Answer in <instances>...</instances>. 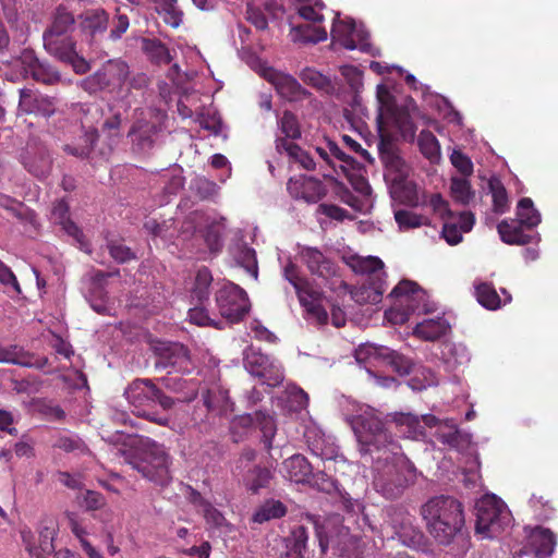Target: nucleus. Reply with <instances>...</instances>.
I'll return each mask as SVG.
<instances>
[{
    "label": "nucleus",
    "mask_w": 558,
    "mask_h": 558,
    "mask_svg": "<svg viewBox=\"0 0 558 558\" xmlns=\"http://www.w3.org/2000/svg\"><path fill=\"white\" fill-rule=\"evenodd\" d=\"M421 515L429 535L440 545H449L464 526L463 505L454 497H430L421 507Z\"/></svg>",
    "instance_id": "1"
},
{
    "label": "nucleus",
    "mask_w": 558,
    "mask_h": 558,
    "mask_svg": "<svg viewBox=\"0 0 558 558\" xmlns=\"http://www.w3.org/2000/svg\"><path fill=\"white\" fill-rule=\"evenodd\" d=\"M75 19L63 5H59L52 16L51 25L44 32L43 39L45 49L58 60L71 63L76 72L84 73L87 64L82 60V68L75 65L78 59L75 50V43L69 36L73 31Z\"/></svg>",
    "instance_id": "2"
},
{
    "label": "nucleus",
    "mask_w": 558,
    "mask_h": 558,
    "mask_svg": "<svg viewBox=\"0 0 558 558\" xmlns=\"http://www.w3.org/2000/svg\"><path fill=\"white\" fill-rule=\"evenodd\" d=\"M315 532L323 558L330 548L343 558H363L361 539L352 535L340 515L327 518L322 524L315 523Z\"/></svg>",
    "instance_id": "3"
},
{
    "label": "nucleus",
    "mask_w": 558,
    "mask_h": 558,
    "mask_svg": "<svg viewBox=\"0 0 558 558\" xmlns=\"http://www.w3.org/2000/svg\"><path fill=\"white\" fill-rule=\"evenodd\" d=\"M124 397L133 407L137 416L145 417L158 425L166 426L167 417H158L151 413V409L158 403L163 410H170L174 405L173 398L167 396L148 378L134 379L124 390Z\"/></svg>",
    "instance_id": "4"
},
{
    "label": "nucleus",
    "mask_w": 558,
    "mask_h": 558,
    "mask_svg": "<svg viewBox=\"0 0 558 558\" xmlns=\"http://www.w3.org/2000/svg\"><path fill=\"white\" fill-rule=\"evenodd\" d=\"M138 454V459L132 462L133 468L150 482L160 486L168 485L171 481L172 458L166 447L145 437L140 440Z\"/></svg>",
    "instance_id": "5"
},
{
    "label": "nucleus",
    "mask_w": 558,
    "mask_h": 558,
    "mask_svg": "<svg viewBox=\"0 0 558 558\" xmlns=\"http://www.w3.org/2000/svg\"><path fill=\"white\" fill-rule=\"evenodd\" d=\"M351 425L362 447L361 450L364 452H372L373 448L380 450L389 446L391 447L390 451L400 449L385 428L384 422L373 410H365L353 416Z\"/></svg>",
    "instance_id": "6"
},
{
    "label": "nucleus",
    "mask_w": 558,
    "mask_h": 558,
    "mask_svg": "<svg viewBox=\"0 0 558 558\" xmlns=\"http://www.w3.org/2000/svg\"><path fill=\"white\" fill-rule=\"evenodd\" d=\"M355 360L360 364L389 366L400 376H407L414 369L411 357L385 345L364 343L355 350Z\"/></svg>",
    "instance_id": "7"
},
{
    "label": "nucleus",
    "mask_w": 558,
    "mask_h": 558,
    "mask_svg": "<svg viewBox=\"0 0 558 558\" xmlns=\"http://www.w3.org/2000/svg\"><path fill=\"white\" fill-rule=\"evenodd\" d=\"M395 456L391 463H387L374 480V485L387 499H395L402 495L409 484L411 465L402 454L391 451Z\"/></svg>",
    "instance_id": "8"
},
{
    "label": "nucleus",
    "mask_w": 558,
    "mask_h": 558,
    "mask_svg": "<svg viewBox=\"0 0 558 558\" xmlns=\"http://www.w3.org/2000/svg\"><path fill=\"white\" fill-rule=\"evenodd\" d=\"M216 304L220 315L230 324L242 322L251 310L246 291L233 282H225L216 292Z\"/></svg>",
    "instance_id": "9"
},
{
    "label": "nucleus",
    "mask_w": 558,
    "mask_h": 558,
    "mask_svg": "<svg viewBox=\"0 0 558 558\" xmlns=\"http://www.w3.org/2000/svg\"><path fill=\"white\" fill-rule=\"evenodd\" d=\"M167 116L159 110H150L147 116L141 113L132 124L128 137L133 148L138 153L150 151L157 141L158 134L163 129Z\"/></svg>",
    "instance_id": "10"
},
{
    "label": "nucleus",
    "mask_w": 558,
    "mask_h": 558,
    "mask_svg": "<svg viewBox=\"0 0 558 558\" xmlns=\"http://www.w3.org/2000/svg\"><path fill=\"white\" fill-rule=\"evenodd\" d=\"M476 532L495 537L508 522L504 504L495 496H485L476 502Z\"/></svg>",
    "instance_id": "11"
},
{
    "label": "nucleus",
    "mask_w": 558,
    "mask_h": 558,
    "mask_svg": "<svg viewBox=\"0 0 558 558\" xmlns=\"http://www.w3.org/2000/svg\"><path fill=\"white\" fill-rule=\"evenodd\" d=\"M80 26L89 46L99 53L107 54L105 43L108 40L107 29L109 14L104 9H90L80 15Z\"/></svg>",
    "instance_id": "12"
},
{
    "label": "nucleus",
    "mask_w": 558,
    "mask_h": 558,
    "mask_svg": "<svg viewBox=\"0 0 558 558\" xmlns=\"http://www.w3.org/2000/svg\"><path fill=\"white\" fill-rule=\"evenodd\" d=\"M154 352L156 354V369H169V373L171 371L189 372L190 353L183 344L179 342H158L154 347Z\"/></svg>",
    "instance_id": "13"
},
{
    "label": "nucleus",
    "mask_w": 558,
    "mask_h": 558,
    "mask_svg": "<svg viewBox=\"0 0 558 558\" xmlns=\"http://www.w3.org/2000/svg\"><path fill=\"white\" fill-rule=\"evenodd\" d=\"M425 296V291L416 282L401 280L389 294V298L395 300L396 306L405 308L399 322L403 323L410 313L418 311Z\"/></svg>",
    "instance_id": "14"
},
{
    "label": "nucleus",
    "mask_w": 558,
    "mask_h": 558,
    "mask_svg": "<svg viewBox=\"0 0 558 558\" xmlns=\"http://www.w3.org/2000/svg\"><path fill=\"white\" fill-rule=\"evenodd\" d=\"M378 151L381 162L386 169V179L390 182L407 179L409 167L399 155L398 148L388 138H381L378 144Z\"/></svg>",
    "instance_id": "15"
},
{
    "label": "nucleus",
    "mask_w": 558,
    "mask_h": 558,
    "mask_svg": "<svg viewBox=\"0 0 558 558\" xmlns=\"http://www.w3.org/2000/svg\"><path fill=\"white\" fill-rule=\"evenodd\" d=\"M300 258L314 276L327 280L337 275V265L316 247L304 246L300 251Z\"/></svg>",
    "instance_id": "16"
},
{
    "label": "nucleus",
    "mask_w": 558,
    "mask_h": 558,
    "mask_svg": "<svg viewBox=\"0 0 558 558\" xmlns=\"http://www.w3.org/2000/svg\"><path fill=\"white\" fill-rule=\"evenodd\" d=\"M54 530L50 527H43L39 532L37 542L31 531L22 532V539L25 548L32 558H51L54 550L53 545Z\"/></svg>",
    "instance_id": "17"
},
{
    "label": "nucleus",
    "mask_w": 558,
    "mask_h": 558,
    "mask_svg": "<svg viewBox=\"0 0 558 558\" xmlns=\"http://www.w3.org/2000/svg\"><path fill=\"white\" fill-rule=\"evenodd\" d=\"M57 100L54 98L37 94L32 89L20 90L19 107L26 113H39L44 117H51L56 111Z\"/></svg>",
    "instance_id": "18"
},
{
    "label": "nucleus",
    "mask_w": 558,
    "mask_h": 558,
    "mask_svg": "<svg viewBox=\"0 0 558 558\" xmlns=\"http://www.w3.org/2000/svg\"><path fill=\"white\" fill-rule=\"evenodd\" d=\"M268 81L275 86L278 94L289 101H298L306 98L310 93L290 74L274 71Z\"/></svg>",
    "instance_id": "19"
},
{
    "label": "nucleus",
    "mask_w": 558,
    "mask_h": 558,
    "mask_svg": "<svg viewBox=\"0 0 558 558\" xmlns=\"http://www.w3.org/2000/svg\"><path fill=\"white\" fill-rule=\"evenodd\" d=\"M497 230L501 241L509 245H525L534 240H539V235L526 233L525 225L517 219L502 220L498 223Z\"/></svg>",
    "instance_id": "20"
},
{
    "label": "nucleus",
    "mask_w": 558,
    "mask_h": 558,
    "mask_svg": "<svg viewBox=\"0 0 558 558\" xmlns=\"http://www.w3.org/2000/svg\"><path fill=\"white\" fill-rule=\"evenodd\" d=\"M243 425H253L262 433V442L269 452L272 449V440L277 433V424L274 415L266 411H255L241 418Z\"/></svg>",
    "instance_id": "21"
},
{
    "label": "nucleus",
    "mask_w": 558,
    "mask_h": 558,
    "mask_svg": "<svg viewBox=\"0 0 558 558\" xmlns=\"http://www.w3.org/2000/svg\"><path fill=\"white\" fill-rule=\"evenodd\" d=\"M386 291V277H374L351 291L352 299L359 304H377Z\"/></svg>",
    "instance_id": "22"
},
{
    "label": "nucleus",
    "mask_w": 558,
    "mask_h": 558,
    "mask_svg": "<svg viewBox=\"0 0 558 558\" xmlns=\"http://www.w3.org/2000/svg\"><path fill=\"white\" fill-rule=\"evenodd\" d=\"M343 262L355 274L366 275V279H373L374 277H386L384 271V262L376 256H360L352 254L343 257Z\"/></svg>",
    "instance_id": "23"
},
{
    "label": "nucleus",
    "mask_w": 558,
    "mask_h": 558,
    "mask_svg": "<svg viewBox=\"0 0 558 558\" xmlns=\"http://www.w3.org/2000/svg\"><path fill=\"white\" fill-rule=\"evenodd\" d=\"M280 472L291 482L308 483L313 475V466L304 456L293 454L282 462Z\"/></svg>",
    "instance_id": "24"
},
{
    "label": "nucleus",
    "mask_w": 558,
    "mask_h": 558,
    "mask_svg": "<svg viewBox=\"0 0 558 558\" xmlns=\"http://www.w3.org/2000/svg\"><path fill=\"white\" fill-rule=\"evenodd\" d=\"M307 529L304 525L294 526L282 539L283 550L279 558H304L307 549Z\"/></svg>",
    "instance_id": "25"
},
{
    "label": "nucleus",
    "mask_w": 558,
    "mask_h": 558,
    "mask_svg": "<svg viewBox=\"0 0 558 558\" xmlns=\"http://www.w3.org/2000/svg\"><path fill=\"white\" fill-rule=\"evenodd\" d=\"M355 36L360 37L356 32L355 23L353 20L337 21L333 23L331 28V37L335 44H339L341 47L348 50H354L359 48L362 51H366V45L355 43Z\"/></svg>",
    "instance_id": "26"
},
{
    "label": "nucleus",
    "mask_w": 558,
    "mask_h": 558,
    "mask_svg": "<svg viewBox=\"0 0 558 558\" xmlns=\"http://www.w3.org/2000/svg\"><path fill=\"white\" fill-rule=\"evenodd\" d=\"M529 545L537 558H548L556 546L555 534L549 529L536 526L529 535Z\"/></svg>",
    "instance_id": "27"
},
{
    "label": "nucleus",
    "mask_w": 558,
    "mask_h": 558,
    "mask_svg": "<svg viewBox=\"0 0 558 558\" xmlns=\"http://www.w3.org/2000/svg\"><path fill=\"white\" fill-rule=\"evenodd\" d=\"M22 162L24 168L38 179L47 178L52 167L51 157L44 148L27 150Z\"/></svg>",
    "instance_id": "28"
},
{
    "label": "nucleus",
    "mask_w": 558,
    "mask_h": 558,
    "mask_svg": "<svg viewBox=\"0 0 558 558\" xmlns=\"http://www.w3.org/2000/svg\"><path fill=\"white\" fill-rule=\"evenodd\" d=\"M450 325L447 319L438 317L436 319H425L414 328V335L425 341H435L444 337Z\"/></svg>",
    "instance_id": "29"
},
{
    "label": "nucleus",
    "mask_w": 558,
    "mask_h": 558,
    "mask_svg": "<svg viewBox=\"0 0 558 558\" xmlns=\"http://www.w3.org/2000/svg\"><path fill=\"white\" fill-rule=\"evenodd\" d=\"M390 193L396 201L403 205L415 207L420 203L417 186L408 178L390 182Z\"/></svg>",
    "instance_id": "30"
},
{
    "label": "nucleus",
    "mask_w": 558,
    "mask_h": 558,
    "mask_svg": "<svg viewBox=\"0 0 558 558\" xmlns=\"http://www.w3.org/2000/svg\"><path fill=\"white\" fill-rule=\"evenodd\" d=\"M271 478L272 473L270 469L258 464L248 469L243 475L245 487L253 494H257L262 488H267Z\"/></svg>",
    "instance_id": "31"
},
{
    "label": "nucleus",
    "mask_w": 558,
    "mask_h": 558,
    "mask_svg": "<svg viewBox=\"0 0 558 558\" xmlns=\"http://www.w3.org/2000/svg\"><path fill=\"white\" fill-rule=\"evenodd\" d=\"M291 36L294 43L317 44L327 39V32L320 26L301 24L291 28Z\"/></svg>",
    "instance_id": "32"
},
{
    "label": "nucleus",
    "mask_w": 558,
    "mask_h": 558,
    "mask_svg": "<svg viewBox=\"0 0 558 558\" xmlns=\"http://www.w3.org/2000/svg\"><path fill=\"white\" fill-rule=\"evenodd\" d=\"M0 363H9L24 367H40L41 365L34 362V355L24 351L17 345L8 348L0 347Z\"/></svg>",
    "instance_id": "33"
},
{
    "label": "nucleus",
    "mask_w": 558,
    "mask_h": 558,
    "mask_svg": "<svg viewBox=\"0 0 558 558\" xmlns=\"http://www.w3.org/2000/svg\"><path fill=\"white\" fill-rule=\"evenodd\" d=\"M142 50L156 64H169L172 61L169 49L157 38H143Z\"/></svg>",
    "instance_id": "34"
},
{
    "label": "nucleus",
    "mask_w": 558,
    "mask_h": 558,
    "mask_svg": "<svg viewBox=\"0 0 558 558\" xmlns=\"http://www.w3.org/2000/svg\"><path fill=\"white\" fill-rule=\"evenodd\" d=\"M517 220L525 225L529 231L541 223V214L534 207V203L530 197H523L518 202Z\"/></svg>",
    "instance_id": "35"
},
{
    "label": "nucleus",
    "mask_w": 558,
    "mask_h": 558,
    "mask_svg": "<svg viewBox=\"0 0 558 558\" xmlns=\"http://www.w3.org/2000/svg\"><path fill=\"white\" fill-rule=\"evenodd\" d=\"M98 131L95 128H89L85 131L78 145H65L64 151L80 158H88L94 151L96 142L98 141Z\"/></svg>",
    "instance_id": "36"
},
{
    "label": "nucleus",
    "mask_w": 558,
    "mask_h": 558,
    "mask_svg": "<svg viewBox=\"0 0 558 558\" xmlns=\"http://www.w3.org/2000/svg\"><path fill=\"white\" fill-rule=\"evenodd\" d=\"M417 145L422 155L430 162L440 160V145L436 136L428 130H423L417 137Z\"/></svg>",
    "instance_id": "37"
},
{
    "label": "nucleus",
    "mask_w": 558,
    "mask_h": 558,
    "mask_svg": "<svg viewBox=\"0 0 558 558\" xmlns=\"http://www.w3.org/2000/svg\"><path fill=\"white\" fill-rule=\"evenodd\" d=\"M28 69L32 77L40 83L52 85L60 81V74L50 65L40 62L37 58L31 57Z\"/></svg>",
    "instance_id": "38"
},
{
    "label": "nucleus",
    "mask_w": 558,
    "mask_h": 558,
    "mask_svg": "<svg viewBox=\"0 0 558 558\" xmlns=\"http://www.w3.org/2000/svg\"><path fill=\"white\" fill-rule=\"evenodd\" d=\"M287 513V507L279 500H267L264 502L252 517L255 523H264L272 519H280Z\"/></svg>",
    "instance_id": "39"
},
{
    "label": "nucleus",
    "mask_w": 558,
    "mask_h": 558,
    "mask_svg": "<svg viewBox=\"0 0 558 558\" xmlns=\"http://www.w3.org/2000/svg\"><path fill=\"white\" fill-rule=\"evenodd\" d=\"M53 448L77 456L90 453L88 446L77 435H59L56 438Z\"/></svg>",
    "instance_id": "40"
},
{
    "label": "nucleus",
    "mask_w": 558,
    "mask_h": 558,
    "mask_svg": "<svg viewBox=\"0 0 558 558\" xmlns=\"http://www.w3.org/2000/svg\"><path fill=\"white\" fill-rule=\"evenodd\" d=\"M300 189L301 197L307 203H317L327 193L324 183L314 177H304Z\"/></svg>",
    "instance_id": "41"
},
{
    "label": "nucleus",
    "mask_w": 558,
    "mask_h": 558,
    "mask_svg": "<svg viewBox=\"0 0 558 558\" xmlns=\"http://www.w3.org/2000/svg\"><path fill=\"white\" fill-rule=\"evenodd\" d=\"M284 278L295 289L300 302H304V295L313 296L312 289L310 288L307 280L300 276L298 267L293 263H289L284 267Z\"/></svg>",
    "instance_id": "42"
},
{
    "label": "nucleus",
    "mask_w": 558,
    "mask_h": 558,
    "mask_svg": "<svg viewBox=\"0 0 558 558\" xmlns=\"http://www.w3.org/2000/svg\"><path fill=\"white\" fill-rule=\"evenodd\" d=\"M488 187L493 197V209L496 214H505L509 209L508 193L499 179L492 178Z\"/></svg>",
    "instance_id": "43"
},
{
    "label": "nucleus",
    "mask_w": 558,
    "mask_h": 558,
    "mask_svg": "<svg viewBox=\"0 0 558 558\" xmlns=\"http://www.w3.org/2000/svg\"><path fill=\"white\" fill-rule=\"evenodd\" d=\"M450 192L452 198L462 205H468L475 195V192L472 190L471 183L466 178H452Z\"/></svg>",
    "instance_id": "44"
},
{
    "label": "nucleus",
    "mask_w": 558,
    "mask_h": 558,
    "mask_svg": "<svg viewBox=\"0 0 558 558\" xmlns=\"http://www.w3.org/2000/svg\"><path fill=\"white\" fill-rule=\"evenodd\" d=\"M476 299L487 310H497L501 306V299L490 283H481L475 289Z\"/></svg>",
    "instance_id": "45"
},
{
    "label": "nucleus",
    "mask_w": 558,
    "mask_h": 558,
    "mask_svg": "<svg viewBox=\"0 0 558 558\" xmlns=\"http://www.w3.org/2000/svg\"><path fill=\"white\" fill-rule=\"evenodd\" d=\"M300 78L305 84L320 92L330 93L333 89L329 77L311 68L304 69L300 74Z\"/></svg>",
    "instance_id": "46"
},
{
    "label": "nucleus",
    "mask_w": 558,
    "mask_h": 558,
    "mask_svg": "<svg viewBox=\"0 0 558 558\" xmlns=\"http://www.w3.org/2000/svg\"><path fill=\"white\" fill-rule=\"evenodd\" d=\"M395 219L401 230L429 226V219L427 217L405 209L395 211Z\"/></svg>",
    "instance_id": "47"
},
{
    "label": "nucleus",
    "mask_w": 558,
    "mask_h": 558,
    "mask_svg": "<svg viewBox=\"0 0 558 558\" xmlns=\"http://www.w3.org/2000/svg\"><path fill=\"white\" fill-rule=\"evenodd\" d=\"M211 282L213 275L210 270L205 266L201 267L196 272L193 296L201 302L207 300L209 296V288Z\"/></svg>",
    "instance_id": "48"
},
{
    "label": "nucleus",
    "mask_w": 558,
    "mask_h": 558,
    "mask_svg": "<svg viewBox=\"0 0 558 558\" xmlns=\"http://www.w3.org/2000/svg\"><path fill=\"white\" fill-rule=\"evenodd\" d=\"M438 377L436 373L426 366H420L415 375L410 379V386L414 390H423L427 387L437 386Z\"/></svg>",
    "instance_id": "49"
},
{
    "label": "nucleus",
    "mask_w": 558,
    "mask_h": 558,
    "mask_svg": "<svg viewBox=\"0 0 558 558\" xmlns=\"http://www.w3.org/2000/svg\"><path fill=\"white\" fill-rule=\"evenodd\" d=\"M269 362L270 360L267 355L254 350L247 352L244 357L245 368L251 375L255 377H258L266 369Z\"/></svg>",
    "instance_id": "50"
},
{
    "label": "nucleus",
    "mask_w": 558,
    "mask_h": 558,
    "mask_svg": "<svg viewBox=\"0 0 558 558\" xmlns=\"http://www.w3.org/2000/svg\"><path fill=\"white\" fill-rule=\"evenodd\" d=\"M435 437L442 445L454 449L460 448L463 441V436L456 426H440Z\"/></svg>",
    "instance_id": "51"
},
{
    "label": "nucleus",
    "mask_w": 558,
    "mask_h": 558,
    "mask_svg": "<svg viewBox=\"0 0 558 558\" xmlns=\"http://www.w3.org/2000/svg\"><path fill=\"white\" fill-rule=\"evenodd\" d=\"M280 130L288 138L298 140L301 137V130L298 118L291 111H284L280 119Z\"/></svg>",
    "instance_id": "52"
},
{
    "label": "nucleus",
    "mask_w": 558,
    "mask_h": 558,
    "mask_svg": "<svg viewBox=\"0 0 558 558\" xmlns=\"http://www.w3.org/2000/svg\"><path fill=\"white\" fill-rule=\"evenodd\" d=\"M238 263L246 269L248 274H251L255 279L258 276L256 253L253 248L247 246H242L239 250V255L236 256Z\"/></svg>",
    "instance_id": "53"
},
{
    "label": "nucleus",
    "mask_w": 558,
    "mask_h": 558,
    "mask_svg": "<svg viewBox=\"0 0 558 558\" xmlns=\"http://www.w3.org/2000/svg\"><path fill=\"white\" fill-rule=\"evenodd\" d=\"M312 293L313 296H310L312 301H307L304 296V302L301 303L319 325H326L328 323V313L319 303H317L318 293L313 290Z\"/></svg>",
    "instance_id": "54"
},
{
    "label": "nucleus",
    "mask_w": 558,
    "mask_h": 558,
    "mask_svg": "<svg viewBox=\"0 0 558 558\" xmlns=\"http://www.w3.org/2000/svg\"><path fill=\"white\" fill-rule=\"evenodd\" d=\"M172 219L158 221L155 218H148L144 222V230L154 238H167L169 229L172 227Z\"/></svg>",
    "instance_id": "55"
},
{
    "label": "nucleus",
    "mask_w": 558,
    "mask_h": 558,
    "mask_svg": "<svg viewBox=\"0 0 558 558\" xmlns=\"http://www.w3.org/2000/svg\"><path fill=\"white\" fill-rule=\"evenodd\" d=\"M108 251L110 256L119 264H124L136 258L135 253L129 246L116 241L108 243Z\"/></svg>",
    "instance_id": "56"
},
{
    "label": "nucleus",
    "mask_w": 558,
    "mask_h": 558,
    "mask_svg": "<svg viewBox=\"0 0 558 558\" xmlns=\"http://www.w3.org/2000/svg\"><path fill=\"white\" fill-rule=\"evenodd\" d=\"M204 517L210 527L219 530L225 529V531L229 530V523L223 514L209 504L204 507Z\"/></svg>",
    "instance_id": "57"
},
{
    "label": "nucleus",
    "mask_w": 558,
    "mask_h": 558,
    "mask_svg": "<svg viewBox=\"0 0 558 558\" xmlns=\"http://www.w3.org/2000/svg\"><path fill=\"white\" fill-rule=\"evenodd\" d=\"M262 380V384H265L269 387H277L283 381V372L272 362H269L266 369L258 376Z\"/></svg>",
    "instance_id": "58"
},
{
    "label": "nucleus",
    "mask_w": 558,
    "mask_h": 558,
    "mask_svg": "<svg viewBox=\"0 0 558 558\" xmlns=\"http://www.w3.org/2000/svg\"><path fill=\"white\" fill-rule=\"evenodd\" d=\"M325 8V4L318 0L315 1L313 5L311 4H304L301 5L298 10V13L301 17H303L306 21H311L314 23L323 22L324 15L322 14V10Z\"/></svg>",
    "instance_id": "59"
},
{
    "label": "nucleus",
    "mask_w": 558,
    "mask_h": 558,
    "mask_svg": "<svg viewBox=\"0 0 558 558\" xmlns=\"http://www.w3.org/2000/svg\"><path fill=\"white\" fill-rule=\"evenodd\" d=\"M130 26V20L126 14L119 13L116 15V17L112 21V27L107 35L108 40L116 41L122 37L123 34L126 33L128 28Z\"/></svg>",
    "instance_id": "60"
},
{
    "label": "nucleus",
    "mask_w": 558,
    "mask_h": 558,
    "mask_svg": "<svg viewBox=\"0 0 558 558\" xmlns=\"http://www.w3.org/2000/svg\"><path fill=\"white\" fill-rule=\"evenodd\" d=\"M452 165L458 169V171L464 175H471L473 172V163L471 159L462 154L461 151L453 150L450 156Z\"/></svg>",
    "instance_id": "61"
},
{
    "label": "nucleus",
    "mask_w": 558,
    "mask_h": 558,
    "mask_svg": "<svg viewBox=\"0 0 558 558\" xmlns=\"http://www.w3.org/2000/svg\"><path fill=\"white\" fill-rule=\"evenodd\" d=\"M204 239L210 252L217 253L221 250L222 238L217 227H207L204 231Z\"/></svg>",
    "instance_id": "62"
},
{
    "label": "nucleus",
    "mask_w": 558,
    "mask_h": 558,
    "mask_svg": "<svg viewBox=\"0 0 558 558\" xmlns=\"http://www.w3.org/2000/svg\"><path fill=\"white\" fill-rule=\"evenodd\" d=\"M441 353L447 363L453 360L454 364H462L463 360L466 359L464 348L458 347L454 343H445Z\"/></svg>",
    "instance_id": "63"
},
{
    "label": "nucleus",
    "mask_w": 558,
    "mask_h": 558,
    "mask_svg": "<svg viewBox=\"0 0 558 558\" xmlns=\"http://www.w3.org/2000/svg\"><path fill=\"white\" fill-rule=\"evenodd\" d=\"M246 19L258 31H265L268 27V21L264 12L255 7L247 5Z\"/></svg>",
    "instance_id": "64"
}]
</instances>
